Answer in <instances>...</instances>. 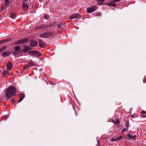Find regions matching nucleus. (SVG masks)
<instances>
[{
	"mask_svg": "<svg viewBox=\"0 0 146 146\" xmlns=\"http://www.w3.org/2000/svg\"><path fill=\"white\" fill-rule=\"evenodd\" d=\"M6 96L7 98L12 97L14 95V94L16 93V89L13 86H10L6 90Z\"/></svg>",
	"mask_w": 146,
	"mask_h": 146,
	"instance_id": "f257e3e1",
	"label": "nucleus"
},
{
	"mask_svg": "<svg viewBox=\"0 0 146 146\" xmlns=\"http://www.w3.org/2000/svg\"><path fill=\"white\" fill-rule=\"evenodd\" d=\"M97 9V8L96 6H92L87 8V12L88 13H91Z\"/></svg>",
	"mask_w": 146,
	"mask_h": 146,
	"instance_id": "f03ea898",
	"label": "nucleus"
},
{
	"mask_svg": "<svg viewBox=\"0 0 146 146\" xmlns=\"http://www.w3.org/2000/svg\"><path fill=\"white\" fill-rule=\"evenodd\" d=\"M21 51L19 46H17L15 48V51L13 52V54L15 56L17 55Z\"/></svg>",
	"mask_w": 146,
	"mask_h": 146,
	"instance_id": "7ed1b4c3",
	"label": "nucleus"
},
{
	"mask_svg": "<svg viewBox=\"0 0 146 146\" xmlns=\"http://www.w3.org/2000/svg\"><path fill=\"white\" fill-rule=\"evenodd\" d=\"M27 40L28 39L26 38H23L22 40L17 41L16 42V43L17 44H22L26 42Z\"/></svg>",
	"mask_w": 146,
	"mask_h": 146,
	"instance_id": "20e7f679",
	"label": "nucleus"
},
{
	"mask_svg": "<svg viewBox=\"0 0 146 146\" xmlns=\"http://www.w3.org/2000/svg\"><path fill=\"white\" fill-rule=\"evenodd\" d=\"M30 53L33 55L36 56H39L40 55V54L39 52L36 51H31L30 52Z\"/></svg>",
	"mask_w": 146,
	"mask_h": 146,
	"instance_id": "39448f33",
	"label": "nucleus"
},
{
	"mask_svg": "<svg viewBox=\"0 0 146 146\" xmlns=\"http://www.w3.org/2000/svg\"><path fill=\"white\" fill-rule=\"evenodd\" d=\"M80 17V15L78 13H74L73 14L71 15L70 16V18L71 19H76L78 18H79Z\"/></svg>",
	"mask_w": 146,
	"mask_h": 146,
	"instance_id": "423d86ee",
	"label": "nucleus"
},
{
	"mask_svg": "<svg viewBox=\"0 0 146 146\" xmlns=\"http://www.w3.org/2000/svg\"><path fill=\"white\" fill-rule=\"evenodd\" d=\"M37 44V42L35 40H32L31 42V46L32 47H35Z\"/></svg>",
	"mask_w": 146,
	"mask_h": 146,
	"instance_id": "0eeeda50",
	"label": "nucleus"
},
{
	"mask_svg": "<svg viewBox=\"0 0 146 146\" xmlns=\"http://www.w3.org/2000/svg\"><path fill=\"white\" fill-rule=\"evenodd\" d=\"M12 53L11 52H6L3 53L2 55L3 57H6L9 56Z\"/></svg>",
	"mask_w": 146,
	"mask_h": 146,
	"instance_id": "6e6552de",
	"label": "nucleus"
},
{
	"mask_svg": "<svg viewBox=\"0 0 146 146\" xmlns=\"http://www.w3.org/2000/svg\"><path fill=\"white\" fill-rule=\"evenodd\" d=\"M7 70H9L11 69L13 64L11 62H9L7 64Z\"/></svg>",
	"mask_w": 146,
	"mask_h": 146,
	"instance_id": "1a4fd4ad",
	"label": "nucleus"
},
{
	"mask_svg": "<svg viewBox=\"0 0 146 146\" xmlns=\"http://www.w3.org/2000/svg\"><path fill=\"white\" fill-rule=\"evenodd\" d=\"M20 95L19 99L18 101V102H21L25 97V95L23 93L20 94Z\"/></svg>",
	"mask_w": 146,
	"mask_h": 146,
	"instance_id": "9d476101",
	"label": "nucleus"
},
{
	"mask_svg": "<svg viewBox=\"0 0 146 146\" xmlns=\"http://www.w3.org/2000/svg\"><path fill=\"white\" fill-rule=\"evenodd\" d=\"M48 36V34L46 33H44L40 34V37L42 38H46Z\"/></svg>",
	"mask_w": 146,
	"mask_h": 146,
	"instance_id": "9b49d317",
	"label": "nucleus"
},
{
	"mask_svg": "<svg viewBox=\"0 0 146 146\" xmlns=\"http://www.w3.org/2000/svg\"><path fill=\"white\" fill-rule=\"evenodd\" d=\"M31 48L27 46H24L23 48V52H26L28 50H30Z\"/></svg>",
	"mask_w": 146,
	"mask_h": 146,
	"instance_id": "f8f14e48",
	"label": "nucleus"
},
{
	"mask_svg": "<svg viewBox=\"0 0 146 146\" xmlns=\"http://www.w3.org/2000/svg\"><path fill=\"white\" fill-rule=\"evenodd\" d=\"M39 45L41 47H43L45 45V44L40 39H38Z\"/></svg>",
	"mask_w": 146,
	"mask_h": 146,
	"instance_id": "ddd939ff",
	"label": "nucleus"
},
{
	"mask_svg": "<svg viewBox=\"0 0 146 146\" xmlns=\"http://www.w3.org/2000/svg\"><path fill=\"white\" fill-rule=\"evenodd\" d=\"M22 5L25 10H27L28 8L29 7L28 5L23 2V3Z\"/></svg>",
	"mask_w": 146,
	"mask_h": 146,
	"instance_id": "4468645a",
	"label": "nucleus"
},
{
	"mask_svg": "<svg viewBox=\"0 0 146 146\" xmlns=\"http://www.w3.org/2000/svg\"><path fill=\"white\" fill-rule=\"evenodd\" d=\"M105 0H97V3L100 5H101L103 4V2Z\"/></svg>",
	"mask_w": 146,
	"mask_h": 146,
	"instance_id": "2eb2a0df",
	"label": "nucleus"
},
{
	"mask_svg": "<svg viewBox=\"0 0 146 146\" xmlns=\"http://www.w3.org/2000/svg\"><path fill=\"white\" fill-rule=\"evenodd\" d=\"M112 121L116 125H119L120 123V121L117 119H116L115 122L113 120Z\"/></svg>",
	"mask_w": 146,
	"mask_h": 146,
	"instance_id": "dca6fc26",
	"label": "nucleus"
},
{
	"mask_svg": "<svg viewBox=\"0 0 146 146\" xmlns=\"http://www.w3.org/2000/svg\"><path fill=\"white\" fill-rule=\"evenodd\" d=\"M107 3V5L108 6H112L114 7H115L116 6V4L115 3Z\"/></svg>",
	"mask_w": 146,
	"mask_h": 146,
	"instance_id": "f3484780",
	"label": "nucleus"
},
{
	"mask_svg": "<svg viewBox=\"0 0 146 146\" xmlns=\"http://www.w3.org/2000/svg\"><path fill=\"white\" fill-rule=\"evenodd\" d=\"M29 66L30 67H32L34 65V64L33 62L31 61V62H28V63Z\"/></svg>",
	"mask_w": 146,
	"mask_h": 146,
	"instance_id": "a211bd4d",
	"label": "nucleus"
},
{
	"mask_svg": "<svg viewBox=\"0 0 146 146\" xmlns=\"http://www.w3.org/2000/svg\"><path fill=\"white\" fill-rule=\"evenodd\" d=\"M11 18L14 19L16 17V15L15 13H12L11 15Z\"/></svg>",
	"mask_w": 146,
	"mask_h": 146,
	"instance_id": "6ab92c4d",
	"label": "nucleus"
},
{
	"mask_svg": "<svg viewBox=\"0 0 146 146\" xmlns=\"http://www.w3.org/2000/svg\"><path fill=\"white\" fill-rule=\"evenodd\" d=\"M30 67L28 64H26L23 66V68L24 70L27 69L28 68Z\"/></svg>",
	"mask_w": 146,
	"mask_h": 146,
	"instance_id": "aec40b11",
	"label": "nucleus"
},
{
	"mask_svg": "<svg viewBox=\"0 0 146 146\" xmlns=\"http://www.w3.org/2000/svg\"><path fill=\"white\" fill-rule=\"evenodd\" d=\"M6 47L5 46H4L0 48V52L5 50L6 49Z\"/></svg>",
	"mask_w": 146,
	"mask_h": 146,
	"instance_id": "412c9836",
	"label": "nucleus"
},
{
	"mask_svg": "<svg viewBox=\"0 0 146 146\" xmlns=\"http://www.w3.org/2000/svg\"><path fill=\"white\" fill-rule=\"evenodd\" d=\"M7 41H8V40L7 39H4L3 40L0 41V44L6 42H7Z\"/></svg>",
	"mask_w": 146,
	"mask_h": 146,
	"instance_id": "4be33fe9",
	"label": "nucleus"
},
{
	"mask_svg": "<svg viewBox=\"0 0 146 146\" xmlns=\"http://www.w3.org/2000/svg\"><path fill=\"white\" fill-rule=\"evenodd\" d=\"M47 27V26H41L39 27H38L39 28L43 29L44 28H45Z\"/></svg>",
	"mask_w": 146,
	"mask_h": 146,
	"instance_id": "5701e85b",
	"label": "nucleus"
},
{
	"mask_svg": "<svg viewBox=\"0 0 146 146\" xmlns=\"http://www.w3.org/2000/svg\"><path fill=\"white\" fill-rule=\"evenodd\" d=\"M44 18L46 20L48 19L49 18V16L46 15H44Z\"/></svg>",
	"mask_w": 146,
	"mask_h": 146,
	"instance_id": "b1692460",
	"label": "nucleus"
},
{
	"mask_svg": "<svg viewBox=\"0 0 146 146\" xmlns=\"http://www.w3.org/2000/svg\"><path fill=\"white\" fill-rule=\"evenodd\" d=\"M8 73V72L7 71L4 70L2 74L5 75Z\"/></svg>",
	"mask_w": 146,
	"mask_h": 146,
	"instance_id": "393cba45",
	"label": "nucleus"
},
{
	"mask_svg": "<svg viewBox=\"0 0 146 146\" xmlns=\"http://www.w3.org/2000/svg\"><path fill=\"white\" fill-rule=\"evenodd\" d=\"M127 136L129 137V139H132V136L130 134H127Z\"/></svg>",
	"mask_w": 146,
	"mask_h": 146,
	"instance_id": "a878e982",
	"label": "nucleus"
},
{
	"mask_svg": "<svg viewBox=\"0 0 146 146\" xmlns=\"http://www.w3.org/2000/svg\"><path fill=\"white\" fill-rule=\"evenodd\" d=\"M122 136H119L117 137L116 139L117 140V141H118L121 139H122Z\"/></svg>",
	"mask_w": 146,
	"mask_h": 146,
	"instance_id": "bb28decb",
	"label": "nucleus"
},
{
	"mask_svg": "<svg viewBox=\"0 0 146 146\" xmlns=\"http://www.w3.org/2000/svg\"><path fill=\"white\" fill-rule=\"evenodd\" d=\"M120 0H112L110 1L111 3H115L116 2H119Z\"/></svg>",
	"mask_w": 146,
	"mask_h": 146,
	"instance_id": "cd10ccee",
	"label": "nucleus"
},
{
	"mask_svg": "<svg viewBox=\"0 0 146 146\" xmlns=\"http://www.w3.org/2000/svg\"><path fill=\"white\" fill-rule=\"evenodd\" d=\"M5 2L7 5H8L10 3V2L9 0H5Z\"/></svg>",
	"mask_w": 146,
	"mask_h": 146,
	"instance_id": "c85d7f7f",
	"label": "nucleus"
},
{
	"mask_svg": "<svg viewBox=\"0 0 146 146\" xmlns=\"http://www.w3.org/2000/svg\"><path fill=\"white\" fill-rule=\"evenodd\" d=\"M129 123L128 121H127L126 123V127H127V129H128L129 128Z\"/></svg>",
	"mask_w": 146,
	"mask_h": 146,
	"instance_id": "c756f323",
	"label": "nucleus"
},
{
	"mask_svg": "<svg viewBox=\"0 0 146 146\" xmlns=\"http://www.w3.org/2000/svg\"><path fill=\"white\" fill-rule=\"evenodd\" d=\"M5 8L4 6H2L0 9V10L1 11H3V10L5 9Z\"/></svg>",
	"mask_w": 146,
	"mask_h": 146,
	"instance_id": "7c9ffc66",
	"label": "nucleus"
},
{
	"mask_svg": "<svg viewBox=\"0 0 146 146\" xmlns=\"http://www.w3.org/2000/svg\"><path fill=\"white\" fill-rule=\"evenodd\" d=\"M111 141H117L116 138H112L111 139Z\"/></svg>",
	"mask_w": 146,
	"mask_h": 146,
	"instance_id": "2f4dec72",
	"label": "nucleus"
},
{
	"mask_svg": "<svg viewBox=\"0 0 146 146\" xmlns=\"http://www.w3.org/2000/svg\"><path fill=\"white\" fill-rule=\"evenodd\" d=\"M136 137H137L136 135H134L133 136H132V139H133L134 140H136Z\"/></svg>",
	"mask_w": 146,
	"mask_h": 146,
	"instance_id": "473e14b6",
	"label": "nucleus"
},
{
	"mask_svg": "<svg viewBox=\"0 0 146 146\" xmlns=\"http://www.w3.org/2000/svg\"><path fill=\"white\" fill-rule=\"evenodd\" d=\"M131 117L133 118H135L136 117V116H135V115L133 114L131 115Z\"/></svg>",
	"mask_w": 146,
	"mask_h": 146,
	"instance_id": "72a5a7b5",
	"label": "nucleus"
},
{
	"mask_svg": "<svg viewBox=\"0 0 146 146\" xmlns=\"http://www.w3.org/2000/svg\"><path fill=\"white\" fill-rule=\"evenodd\" d=\"M141 113L143 114H145V111L144 110H143L141 111Z\"/></svg>",
	"mask_w": 146,
	"mask_h": 146,
	"instance_id": "f704fd0d",
	"label": "nucleus"
},
{
	"mask_svg": "<svg viewBox=\"0 0 146 146\" xmlns=\"http://www.w3.org/2000/svg\"><path fill=\"white\" fill-rule=\"evenodd\" d=\"M11 102L12 103H14L15 102V100H14V99H12L11 100Z\"/></svg>",
	"mask_w": 146,
	"mask_h": 146,
	"instance_id": "c9c22d12",
	"label": "nucleus"
},
{
	"mask_svg": "<svg viewBox=\"0 0 146 146\" xmlns=\"http://www.w3.org/2000/svg\"><path fill=\"white\" fill-rule=\"evenodd\" d=\"M60 27H62L63 26V25L61 23L60 24Z\"/></svg>",
	"mask_w": 146,
	"mask_h": 146,
	"instance_id": "e433bc0d",
	"label": "nucleus"
},
{
	"mask_svg": "<svg viewBox=\"0 0 146 146\" xmlns=\"http://www.w3.org/2000/svg\"><path fill=\"white\" fill-rule=\"evenodd\" d=\"M123 131H125V129H123Z\"/></svg>",
	"mask_w": 146,
	"mask_h": 146,
	"instance_id": "4c0bfd02",
	"label": "nucleus"
},
{
	"mask_svg": "<svg viewBox=\"0 0 146 146\" xmlns=\"http://www.w3.org/2000/svg\"><path fill=\"white\" fill-rule=\"evenodd\" d=\"M142 117H145V115H143V116H142Z\"/></svg>",
	"mask_w": 146,
	"mask_h": 146,
	"instance_id": "58836bf2",
	"label": "nucleus"
},
{
	"mask_svg": "<svg viewBox=\"0 0 146 146\" xmlns=\"http://www.w3.org/2000/svg\"><path fill=\"white\" fill-rule=\"evenodd\" d=\"M27 0H24V1H27Z\"/></svg>",
	"mask_w": 146,
	"mask_h": 146,
	"instance_id": "ea45409f",
	"label": "nucleus"
},
{
	"mask_svg": "<svg viewBox=\"0 0 146 146\" xmlns=\"http://www.w3.org/2000/svg\"><path fill=\"white\" fill-rule=\"evenodd\" d=\"M143 82H144V80H143Z\"/></svg>",
	"mask_w": 146,
	"mask_h": 146,
	"instance_id": "a19ab883",
	"label": "nucleus"
},
{
	"mask_svg": "<svg viewBox=\"0 0 146 146\" xmlns=\"http://www.w3.org/2000/svg\"><path fill=\"white\" fill-rule=\"evenodd\" d=\"M98 146H99V145H98Z\"/></svg>",
	"mask_w": 146,
	"mask_h": 146,
	"instance_id": "79ce46f5",
	"label": "nucleus"
}]
</instances>
